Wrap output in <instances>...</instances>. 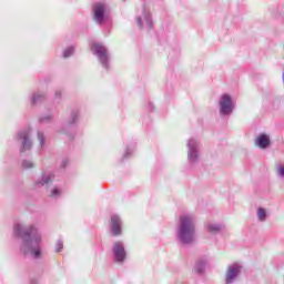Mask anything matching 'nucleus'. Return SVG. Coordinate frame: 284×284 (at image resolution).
I'll return each instance as SVG.
<instances>
[{
  "mask_svg": "<svg viewBox=\"0 0 284 284\" xmlns=\"http://www.w3.org/2000/svg\"><path fill=\"white\" fill-rule=\"evenodd\" d=\"M14 232L23 240L24 250H30L31 254H33L36 258H39V256H41V250L39 248L41 236L37 233V230L33 227L23 230V227L18 224L14 226Z\"/></svg>",
  "mask_w": 284,
  "mask_h": 284,
  "instance_id": "f257e3e1",
  "label": "nucleus"
},
{
  "mask_svg": "<svg viewBox=\"0 0 284 284\" xmlns=\"http://www.w3.org/2000/svg\"><path fill=\"white\" fill-rule=\"evenodd\" d=\"M22 168H24V170H30V168H34V164L32 162L24 161L22 163Z\"/></svg>",
  "mask_w": 284,
  "mask_h": 284,
  "instance_id": "ddd939ff",
  "label": "nucleus"
},
{
  "mask_svg": "<svg viewBox=\"0 0 284 284\" xmlns=\"http://www.w3.org/2000/svg\"><path fill=\"white\" fill-rule=\"evenodd\" d=\"M278 175L284 176V165L277 169Z\"/></svg>",
  "mask_w": 284,
  "mask_h": 284,
  "instance_id": "f3484780",
  "label": "nucleus"
},
{
  "mask_svg": "<svg viewBox=\"0 0 284 284\" xmlns=\"http://www.w3.org/2000/svg\"><path fill=\"white\" fill-rule=\"evenodd\" d=\"M57 245H58L57 252H61V250H63V242H58Z\"/></svg>",
  "mask_w": 284,
  "mask_h": 284,
  "instance_id": "a211bd4d",
  "label": "nucleus"
},
{
  "mask_svg": "<svg viewBox=\"0 0 284 284\" xmlns=\"http://www.w3.org/2000/svg\"><path fill=\"white\" fill-rule=\"evenodd\" d=\"M20 139L23 141L22 152H26V150H30V148H32L28 133H20Z\"/></svg>",
  "mask_w": 284,
  "mask_h": 284,
  "instance_id": "1a4fd4ad",
  "label": "nucleus"
},
{
  "mask_svg": "<svg viewBox=\"0 0 284 284\" xmlns=\"http://www.w3.org/2000/svg\"><path fill=\"white\" fill-rule=\"evenodd\" d=\"M93 12H94V21L98 23H103V17L105 14V4L103 3H97L93 7Z\"/></svg>",
  "mask_w": 284,
  "mask_h": 284,
  "instance_id": "39448f33",
  "label": "nucleus"
},
{
  "mask_svg": "<svg viewBox=\"0 0 284 284\" xmlns=\"http://www.w3.org/2000/svg\"><path fill=\"white\" fill-rule=\"evenodd\" d=\"M38 139H39L41 145H43V134L39 133Z\"/></svg>",
  "mask_w": 284,
  "mask_h": 284,
  "instance_id": "6ab92c4d",
  "label": "nucleus"
},
{
  "mask_svg": "<svg viewBox=\"0 0 284 284\" xmlns=\"http://www.w3.org/2000/svg\"><path fill=\"white\" fill-rule=\"evenodd\" d=\"M50 182H52V180H50V179L43 180L42 185H45V183H50Z\"/></svg>",
  "mask_w": 284,
  "mask_h": 284,
  "instance_id": "aec40b11",
  "label": "nucleus"
},
{
  "mask_svg": "<svg viewBox=\"0 0 284 284\" xmlns=\"http://www.w3.org/2000/svg\"><path fill=\"white\" fill-rule=\"evenodd\" d=\"M220 108L222 114H230L234 108L232 105V98H230L227 94L223 95L222 100L220 101Z\"/></svg>",
  "mask_w": 284,
  "mask_h": 284,
  "instance_id": "20e7f679",
  "label": "nucleus"
},
{
  "mask_svg": "<svg viewBox=\"0 0 284 284\" xmlns=\"http://www.w3.org/2000/svg\"><path fill=\"white\" fill-rule=\"evenodd\" d=\"M39 99H40V95H34V97H33L34 103H37V101H39Z\"/></svg>",
  "mask_w": 284,
  "mask_h": 284,
  "instance_id": "412c9836",
  "label": "nucleus"
},
{
  "mask_svg": "<svg viewBox=\"0 0 284 284\" xmlns=\"http://www.w3.org/2000/svg\"><path fill=\"white\" fill-rule=\"evenodd\" d=\"M255 144L262 150H265V148L270 145V135L267 134L258 135L255 140Z\"/></svg>",
  "mask_w": 284,
  "mask_h": 284,
  "instance_id": "0eeeda50",
  "label": "nucleus"
},
{
  "mask_svg": "<svg viewBox=\"0 0 284 284\" xmlns=\"http://www.w3.org/2000/svg\"><path fill=\"white\" fill-rule=\"evenodd\" d=\"M221 230L220 226H216V225H210L209 226V232H219Z\"/></svg>",
  "mask_w": 284,
  "mask_h": 284,
  "instance_id": "2eb2a0df",
  "label": "nucleus"
},
{
  "mask_svg": "<svg viewBox=\"0 0 284 284\" xmlns=\"http://www.w3.org/2000/svg\"><path fill=\"white\" fill-rule=\"evenodd\" d=\"M60 194H61V191H60V190L53 189V190L51 191L50 196H59Z\"/></svg>",
  "mask_w": 284,
  "mask_h": 284,
  "instance_id": "dca6fc26",
  "label": "nucleus"
},
{
  "mask_svg": "<svg viewBox=\"0 0 284 284\" xmlns=\"http://www.w3.org/2000/svg\"><path fill=\"white\" fill-rule=\"evenodd\" d=\"M110 227L113 236H121V217L118 215L111 216Z\"/></svg>",
  "mask_w": 284,
  "mask_h": 284,
  "instance_id": "423d86ee",
  "label": "nucleus"
},
{
  "mask_svg": "<svg viewBox=\"0 0 284 284\" xmlns=\"http://www.w3.org/2000/svg\"><path fill=\"white\" fill-rule=\"evenodd\" d=\"M266 216H267V213L265 212V209H258L257 219H260V221H265Z\"/></svg>",
  "mask_w": 284,
  "mask_h": 284,
  "instance_id": "9b49d317",
  "label": "nucleus"
},
{
  "mask_svg": "<svg viewBox=\"0 0 284 284\" xmlns=\"http://www.w3.org/2000/svg\"><path fill=\"white\" fill-rule=\"evenodd\" d=\"M113 254L118 263H123V261H125V247L123 246V243L121 242L114 243Z\"/></svg>",
  "mask_w": 284,
  "mask_h": 284,
  "instance_id": "7ed1b4c3",
  "label": "nucleus"
},
{
  "mask_svg": "<svg viewBox=\"0 0 284 284\" xmlns=\"http://www.w3.org/2000/svg\"><path fill=\"white\" fill-rule=\"evenodd\" d=\"M138 26L141 28V18H138Z\"/></svg>",
  "mask_w": 284,
  "mask_h": 284,
  "instance_id": "4be33fe9",
  "label": "nucleus"
},
{
  "mask_svg": "<svg viewBox=\"0 0 284 284\" xmlns=\"http://www.w3.org/2000/svg\"><path fill=\"white\" fill-rule=\"evenodd\" d=\"M236 274H239V266L229 267L226 273V284L232 283L236 277Z\"/></svg>",
  "mask_w": 284,
  "mask_h": 284,
  "instance_id": "6e6552de",
  "label": "nucleus"
},
{
  "mask_svg": "<svg viewBox=\"0 0 284 284\" xmlns=\"http://www.w3.org/2000/svg\"><path fill=\"white\" fill-rule=\"evenodd\" d=\"M93 50L99 54L100 57H105V48H103L101 44H93Z\"/></svg>",
  "mask_w": 284,
  "mask_h": 284,
  "instance_id": "9d476101",
  "label": "nucleus"
},
{
  "mask_svg": "<svg viewBox=\"0 0 284 284\" xmlns=\"http://www.w3.org/2000/svg\"><path fill=\"white\" fill-rule=\"evenodd\" d=\"M181 225L179 230V237L182 243H192L194 241V223L192 217L182 216L180 217Z\"/></svg>",
  "mask_w": 284,
  "mask_h": 284,
  "instance_id": "f03ea898",
  "label": "nucleus"
},
{
  "mask_svg": "<svg viewBox=\"0 0 284 284\" xmlns=\"http://www.w3.org/2000/svg\"><path fill=\"white\" fill-rule=\"evenodd\" d=\"M72 52H74V48H69L64 51L63 57L68 59V57H70Z\"/></svg>",
  "mask_w": 284,
  "mask_h": 284,
  "instance_id": "4468645a",
  "label": "nucleus"
},
{
  "mask_svg": "<svg viewBox=\"0 0 284 284\" xmlns=\"http://www.w3.org/2000/svg\"><path fill=\"white\" fill-rule=\"evenodd\" d=\"M195 270H196L197 274H201V272H203L205 270V262L197 263Z\"/></svg>",
  "mask_w": 284,
  "mask_h": 284,
  "instance_id": "f8f14e48",
  "label": "nucleus"
}]
</instances>
